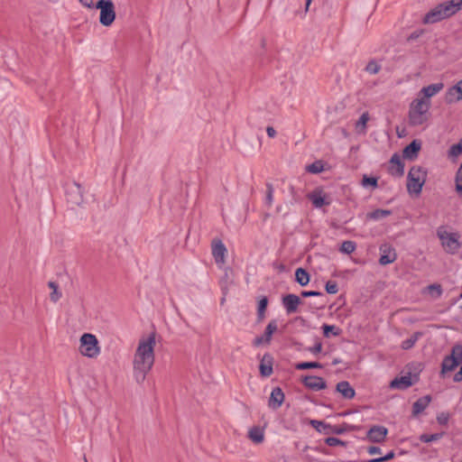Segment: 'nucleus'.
Instances as JSON below:
<instances>
[{"mask_svg":"<svg viewBox=\"0 0 462 462\" xmlns=\"http://www.w3.org/2000/svg\"><path fill=\"white\" fill-rule=\"evenodd\" d=\"M273 362L274 359L271 354L266 353L263 355L259 365L260 374L263 377H269L270 375H272V374L273 373Z\"/></svg>","mask_w":462,"mask_h":462,"instance_id":"dca6fc26","label":"nucleus"},{"mask_svg":"<svg viewBox=\"0 0 462 462\" xmlns=\"http://www.w3.org/2000/svg\"><path fill=\"white\" fill-rule=\"evenodd\" d=\"M79 352L89 358L97 357L100 353L97 337L90 333H84L79 339Z\"/></svg>","mask_w":462,"mask_h":462,"instance_id":"39448f33","label":"nucleus"},{"mask_svg":"<svg viewBox=\"0 0 462 462\" xmlns=\"http://www.w3.org/2000/svg\"><path fill=\"white\" fill-rule=\"evenodd\" d=\"M248 436L250 439L256 443H262L264 439L263 430L259 427H254L249 430Z\"/></svg>","mask_w":462,"mask_h":462,"instance_id":"cd10ccee","label":"nucleus"},{"mask_svg":"<svg viewBox=\"0 0 462 462\" xmlns=\"http://www.w3.org/2000/svg\"><path fill=\"white\" fill-rule=\"evenodd\" d=\"M263 343H265V342H264V337H263V336H261V337H256L254 339V342H253V344H254V346H258L262 345Z\"/></svg>","mask_w":462,"mask_h":462,"instance_id":"bf43d9fd","label":"nucleus"},{"mask_svg":"<svg viewBox=\"0 0 462 462\" xmlns=\"http://www.w3.org/2000/svg\"><path fill=\"white\" fill-rule=\"evenodd\" d=\"M431 402L430 395H425L421 398H419L413 404H412V414L414 416L419 415L430 404Z\"/></svg>","mask_w":462,"mask_h":462,"instance_id":"4be33fe9","label":"nucleus"},{"mask_svg":"<svg viewBox=\"0 0 462 462\" xmlns=\"http://www.w3.org/2000/svg\"><path fill=\"white\" fill-rule=\"evenodd\" d=\"M443 432L433 434H422L420 436V440L424 443H429L440 439L443 437Z\"/></svg>","mask_w":462,"mask_h":462,"instance_id":"4c0bfd02","label":"nucleus"},{"mask_svg":"<svg viewBox=\"0 0 462 462\" xmlns=\"http://www.w3.org/2000/svg\"><path fill=\"white\" fill-rule=\"evenodd\" d=\"M301 383L312 391H320L327 388L326 381L317 375H304L301 377Z\"/></svg>","mask_w":462,"mask_h":462,"instance_id":"f8f14e48","label":"nucleus"},{"mask_svg":"<svg viewBox=\"0 0 462 462\" xmlns=\"http://www.w3.org/2000/svg\"><path fill=\"white\" fill-rule=\"evenodd\" d=\"M430 100L426 98H415L410 106L409 124L411 126H419L428 121Z\"/></svg>","mask_w":462,"mask_h":462,"instance_id":"7ed1b4c3","label":"nucleus"},{"mask_svg":"<svg viewBox=\"0 0 462 462\" xmlns=\"http://www.w3.org/2000/svg\"><path fill=\"white\" fill-rule=\"evenodd\" d=\"M368 120H369L368 113L362 114L356 123V126H359V125L365 126Z\"/></svg>","mask_w":462,"mask_h":462,"instance_id":"603ef678","label":"nucleus"},{"mask_svg":"<svg viewBox=\"0 0 462 462\" xmlns=\"http://www.w3.org/2000/svg\"><path fill=\"white\" fill-rule=\"evenodd\" d=\"M325 289L328 294H336L338 291V285L335 281H328L326 282Z\"/></svg>","mask_w":462,"mask_h":462,"instance_id":"c03bdc74","label":"nucleus"},{"mask_svg":"<svg viewBox=\"0 0 462 462\" xmlns=\"http://www.w3.org/2000/svg\"><path fill=\"white\" fill-rule=\"evenodd\" d=\"M374 459V462H385L383 457H375Z\"/></svg>","mask_w":462,"mask_h":462,"instance_id":"0e129e2a","label":"nucleus"},{"mask_svg":"<svg viewBox=\"0 0 462 462\" xmlns=\"http://www.w3.org/2000/svg\"><path fill=\"white\" fill-rule=\"evenodd\" d=\"M380 258L379 263L381 265H387L393 263L397 259L395 249L389 244H383L379 247Z\"/></svg>","mask_w":462,"mask_h":462,"instance_id":"9b49d317","label":"nucleus"},{"mask_svg":"<svg viewBox=\"0 0 462 462\" xmlns=\"http://www.w3.org/2000/svg\"><path fill=\"white\" fill-rule=\"evenodd\" d=\"M438 236L441 240L442 245L451 254L456 253L460 248L456 234H449L446 231L438 230Z\"/></svg>","mask_w":462,"mask_h":462,"instance_id":"6e6552de","label":"nucleus"},{"mask_svg":"<svg viewBox=\"0 0 462 462\" xmlns=\"http://www.w3.org/2000/svg\"><path fill=\"white\" fill-rule=\"evenodd\" d=\"M421 149V142L420 140L411 141L402 151L404 159L413 161L418 157L419 152Z\"/></svg>","mask_w":462,"mask_h":462,"instance_id":"a211bd4d","label":"nucleus"},{"mask_svg":"<svg viewBox=\"0 0 462 462\" xmlns=\"http://www.w3.org/2000/svg\"><path fill=\"white\" fill-rule=\"evenodd\" d=\"M418 381H419L418 374H414L412 376L411 373H408L406 375L395 377L390 383V387L392 389L406 390L409 387L415 384Z\"/></svg>","mask_w":462,"mask_h":462,"instance_id":"1a4fd4ad","label":"nucleus"},{"mask_svg":"<svg viewBox=\"0 0 462 462\" xmlns=\"http://www.w3.org/2000/svg\"><path fill=\"white\" fill-rule=\"evenodd\" d=\"M460 154H462V142L453 144L449 148V155L457 157Z\"/></svg>","mask_w":462,"mask_h":462,"instance_id":"49530a36","label":"nucleus"},{"mask_svg":"<svg viewBox=\"0 0 462 462\" xmlns=\"http://www.w3.org/2000/svg\"><path fill=\"white\" fill-rule=\"evenodd\" d=\"M392 164L389 171L393 176L402 177L404 174V163L402 162L401 157L398 153H394L391 160Z\"/></svg>","mask_w":462,"mask_h":462,"instance_id":"6ab92c4d","label":"nucleus"},{"mask_svg":"<svg viewBox=\"0 0 462 462\" xmlns=\"http://www.w3.org/2000/svg\"><path fill=\"white\" fill-rule=\"evenodd\" d=\"M458 365L454 356H446L441 363V374L453 371Z\"/></svg>","mask_w":462,"mask_h":462,"instance_id":"5701e85b","label":"nucleus"},{"mask_svg":"<svg viewBox=\"0 0 462 462\" xmlns=\"http://www.w3.org/2000/svg\"><path fill=\"white\" fill-rule=\"evenodd\" d=\"M322 364L319 362H301L295 365L297 370H307L312 368H322Z\"/></svg>","mask_w":462,"mask_h":462,"instance_id":"f704fd0d","label":"nucleus"},{"mask_svg":"<svg viewBox=\"0 0 462 462\" xmlns=\"http://www.w3.org/2000/svg\"><path fill=\"white\" fill-rule=\"evenodd\" d=\"M391 215H392V210H390V209L377 208L374 211L368 212L366 214V218L377 221V220L385 218Z\"/></svg>","mask_w":462,"mask_h":462,"instance_id":"393cba45","label":"nucleus"},{"mask_svg":"<svg viewBox=\"0 0 462 462\" xmlns=\"http://www.w3.org/2000/svg\"><path fill=\"white\" fill-rule=\"evenodd\" d=\"M388 433V430L384 426L374 425L366 433V438L374 443L383 442Z\"/></svg>","mask_w":462,"mask_h":462,"instance_id":"ddd939ff","label":"nucleus"},{"mask_svg":"<svg viewBox=\"0 0 462 462\" xmlns=\"http://www.w3.org/2000/svg\"><path fill=\"white\" fill-rule=\"evenodd\" d=\"M381 65L375 60H371L365 66V70L372 75L377 74L381 70Z\"/></svg>","mask_w":462,"mask_h":462,"instance_id":"c9c22d12","label":"nucleus"},{"mask_svg":"<svg viewBox=\"0 0 462 462\" xmlns=\"http://www.w3.org/2000/svg\"><path fill=\"white\" fill-rule=\"evenodd\" d=\"M361 185L364 188H371L372 189H375L378 187V178L364 174L361 180Z\"/></svg>","mask_w":462,"mask_h":462,"instance_id":"7c9ffc66","label":"nucleus"},{"mask_svg":"<svg viewBox=\"0 0 462 462\" xmlns=\"http://www.w3.org/2000/svg\"><path fill=\"white\" fill-rule=\"evenodd\" d=\"M308 199L311 201L316 208H320L324 206H328L331 203L330 198L323 194L321 189H315L314 191L308 194Z\"/></svg>","mask_w":462,"mask_h":462,"instance_id":"4468645a","label":"nucleus"},{"mask_svg":"<svg viewBox=\"0 0 462 462\" xmlns=\"http://www.w3.org/2000/svg\"><path fill=\"white\" fill-rule=\"evenodd\" d=\"M301 297L303 298H309V297H315V296H324V294L318 291H302L300 292Z\"/></svg>","mask_w":462,"mask_h":462,"instance_id":"de8ad7c7","label":"nucleus"},{"mask_svg":"<svg viewBox=\"0 0 462 462\" xmlns=\"http://www.w3.org/2000/svg\"><path fill=\"white\" fill-rule=\"evenodd\" d=\"M268 298L266 296H263L258 300V306H257V321L261 322L265 318V310L268 306Z\"/></svg>","mask_w":462,"mask_h":462,"instance_id":"a878e982","label":"nucleus"},{"mask_svg":"<svg viewBox=\"0 0 462 462\" xmlns=\"http://www.w3.org/2000/svg\"><path fill=\"white\" fill-rule=\"evenodd\" d=\"M267 191L265 197V203L268 207H271L273 201V187L271 183L266 184Z\"/></svg>","mask_w":462,"mask_h":462,"instance_id":"37998d69","label":"nucleus"},{"mask_svg":"<svg viewBox=\"0 0 462 462\" xmlns=\"http://www.w3.org/2000/svg\"><path fill=\"white\" fill-rule=\"evenodd\" d=\"M322 330L325 337H329L331 335L337 337L341 334V329L335 325L323 324Z\"/></svg>","mask_w":462,"mask_h":462,"instance_id":"2f4dec72","label":"nucleus"},{"mask_svg":"<svg viewBox=\"0 0 462 462\" xmlns=\"http://www.w3.org/2000/svg\"><path fill=\"white\" fill-rule=\"evenodd\" d=\"M375 459L374 458H371V459H368V460H364L363 462H374Z\"/></svg>","mask_w":462,"mask_h":462,"instance_id":"338daca9","label":"nucleus"},{"mask_svg":"<svg viewBox=\"0 0 462 462\" xmlns=\"http://www.w3.org/2000/svg\"><path fill=\"white\" fill-rule=\"evenodd\" d=\"M349 428H350V426L347 423H343L342 425H331V429L329 430V435L330 434H337V435L343 434Z\"/></svg>","mask_w":462,"mask_h":462,"instance_id":"ea45409f","label":"nucleus"},{"mask_svg":"<svg viewBox=\"0 0 462 462\" xmlns=\"http://www.w3.org/2000/svg\"><path fill=\"white\" fill-rule=\"evenodd\" d=\"M325 443L329 447H336V446H346V442L343 440L336 438V437H328L325 439Z\"/></svg>","mask_w":462,"mask_h":462,"instance_id":"a18cd8bd","label":"nucleus"},{"mask_svg":"<svg viewBox=\"0 0 462 462\" xmlns=\"http://www.w3.org/2000/svg\"><path fill=\"white\" fill-rule=\"evenodd\" d=\"M337 392L340 393L342 396L347 400H351L355 397V389L350 385L347 381H341L337 383Z\"/></svg>","mask_w":462,"mask_h":462,"instance_id":"aec40b11","label":"nucleus"},{"mask_svg":"<svg viewBox=\"0 0 462 462\" xmlns=\"http://www.w3.org/2000/svg\"><path fill=\"white\" fill-rule=\"evenodd\" d=\"M96 8L100 10L99 23L106 27L112 25L116 20V9L112 0H98Z\"/></svg>","mask_w":462,"mask_h":462,"instance_id":"423d86ee","label":"nucleus"},{"mask_svg":"<svg viewBox=\"0 0 462 462\" xmlns=\"http://www.w3.org/2000/svg\"><path fill=\"white\" fill-rule=\"evenodd\" d=\"M444 99L446 104L451 105L461 101L462 97H458L455 88L452 86L446 91Z\"/></svg>","mask_w":462,"mask_h":462,"instance_id":"bb28decb","label":"nucleus"},{"mask_svg":"<svg viewBox=\"0 0 462 462\" xmlns=\"http://www.w3.org/2000/svg\"><path fill=\"white\" fill-rule=\"evenodd\" d=\"M448 356H454L458 364L462 362V345L457 344L451 349V354Z\"/></svg>","mask_w":462,"mask_h":462,"instance_id":"a19ab883","label":"nucleus"},{"mask_svg":"<svg viewBox=\"0 0 462 462\" xmlns=\"http://www.w3.org/2000/svg\"><path fill=\"white\" fill-rule=\"evenodd\" d=\"M341 363V359L340 358H334L333 361H332V365H337L338 364Z\"/></svg>","mask_w":462,"mask_h":462,"instance_id":"e2e57ef3","label":"nucleus"},{"mask_svg":"<svg viewBox=\"0 0 462 462\" xmlns=\"http://www.w3.org/2000/svg\"><path fill=\"white\" fill-rule=\"evenodd\" d=\"M456 190L462 196V164L456 174Z\"/></svg>","mask_w":462,"mask_h":462,"instance_id":"79ce46f5","label":"nucleus"},{"mask_svg":"<svg viewBox=\"0 0 462 462\" xmlns=\"http://www.w3.org/2000/svg\"><path fill=\"white\" fill-rule=\"evenodd\" d=\"M356 248V244L354 241L346 240L344 241L340 246V252L350 254Z\"/></svg>","mask_w":462,"mask_h":462,"instance_id":"e433bc0d","label":"nucleus"},{"mask_svg":"<svg viewBox=\"0 0 462 462\" xmlns=\"http://www.w3.org/2000/svg\"><path fill=\"white\" fill-rule=\"evenodd\" d=\"M67 200L72 205L79 206L83 203V188L82 186L73 181L66 186Z\"/></svg>","mask_w":462,"mask_h":462,"instance_id":"0eeeda50","label":"nucleus"},{"mask_svg":"<svg viewBox=\"0 0 462 462\" xmlns=\"http://www.w3.org/2000/svg\"><path fill=\"white\" fill-rule=\"evenodd\" d=\"M444 88V84L442 82L430 84L427 87H423L420 94H422L423 97L421 98H426V100H430V98L436 94H438L439 91H441Z\"/></svg>","mask_w":462,"mask_h":462,"instance_id":"412c9836","label":"nucleus"},{"mask_svg":"<svg viewBox=\"0 0 462 462\" xmlns=\"http://www.w3.org/2000/svg\"><path fill=\"white\" fill-rule=\"evenodd\" d=\"M48 286L52 290L50 299L52 302H57L61 298V292L59 291V285L55 282H49Z\"/></svg>","mask_w":462,"mask_h":462,"instance_id":"72a5a7b5","label":"nucleus"},{"mask_svg":"<svg viewBox=\"0 0 462 462\" xmlns=\"http://www.w3.org/2000/svg\"><path fill=\"white\" fill-rule=\"evenodd\" d=\"M426 172L420 166H412L407 176L409 192L420 194L425 182Z\"/></svg>","mask_w":462,"mask_h":462,"instance_id":"20e7f679","label":"nucleus"},{"mask_svg":"<svg viewBox=\"0 0 462 462\" xmlns=\"http://www.w3.org/2000/svg\"><path fill=\"white\" fill-rule=\"evenodd\" d=\"M462 9V0L442 2L430 9L422 18L424 24H432L451 17Z\"/></svg>","mask_w":462,"mask_h":462,"instance_id":"f03ea898","label":"nucleus"},{"mask_svg":"<svg viewBox=\"0 0 462 462\" xmlns=\"http://www.w3.org/2000/svg\"><path fill=\"white\" fill-rule=\"evenodd\" d=\"M453 87L455 88L458 97H462V79L456 83Z\"/></svg>","mask_w":462,"mask_h":462,"instance_id":"6e6d98bb","label":"nucleus"},{"mask_svg":"<svg viewBox=\"0 0 462 462\" xmlns=\"http://www.w3.org/2000/svg\"><path fill=\"white\" fill-rule=\"evenodd\" d=\"M284 393L281 387L277 386L273 389L268 400V406L273 410L279 409L284 402Z\"/></svg>","mask_w":462,"mask_h":462,"instance_id":"f3484780","label":"nucleus"},{"mask_svg":"<svg viewBox=\"0 0 462 462\" xmlns=\"http://www.w3.org/2000/svg\"><path fill=\"white\" fill-rule=\"evenodd\" d=\"M282 303L287 314H292L298 310L301 300L298 295L290 293L282 298Z\"/></svg>","mask_w":462,"mask_h":462,"instance_id":"2eb2a0df","label":"nucleus"},{"mask_svg":"<svg viewBox=\"0 0 462 462\" xmlns=\"http://www.w3.org/2000/svg\"><path fill=\"white\" fill-rule=\"evenodd\" d=\"M430 291H437L438 296H440L442 293L441 286L439 284H432L429 286Z\"/></svg>","mask_w":462,"mask_h":462,"instance_id":"4d7b16f0","label":"nucleus"},{"mask_svg":"<svg viewBox=\"0 0 462 462\" xmlns=\"http://www.w3.org/2000/svg\"><path fill=\"white\" fill-rule=\"evenodd\" d=\"M371 1L373 2L374 5L375 6L379 0H371Z\"/></svg>","mask_w":462,"mask_h":462,"instance_id":"774afa93","label":"nucleus"},{"mask_svg":"<svg viewBox=\"0 0 462 462\" xmlns=\"http://www.w3.org/2000/svg\"><path fill=\"white\" fill-rule=\"evenodd\" d=\"M310 423L319 432L329 435V430L331 429L330 424L316 420H311Z\"/></svg>","mask_w":462,"mask_h":462,"instance_id":"c756f323","label":"nucleus"},{"mask_svg":"<svg viewBox=\"0 0 462 462\" xmlns=\"http://www.w3.org/2000/svg\"><path fill=\"white\" fill-rule=\"evenodd\" d=\"M367 452L369 455H374V454H381L382 449L379 447L376 446H371L367 448Z\"/></svg>","mask_w":462,"mask_h":462,"instance_id":"5fc2aeb1","label":"nucleus"},{"mask_svg":"<svg viewBox=\"0 0 462 462\" xmlns=\"http://www.w3.org/2000/svg\"><path fill=\"white\" fill-rule=\"evenodd\" d=\"M211 251L216 263L218 265L224 264L227 249L221 239L214 238L212 240Z\"/></svg>","mask_w":462,"mask_h":462,"instance_id":"9d476101","label":"nucleus"},{"mask_svg":"<svg viewBox=\"0 0 462 462\" xmlns=\"http://www.w3.org/2000/svg\"><path fill=\"white\" fill-rule=\"evenodd\" d=\"M277 328L278 326L275 319H273L268 323V325L265 328L264 334L263 336L264 337L265 343L269 344L271 342L272 336L277 330Z\"/></svg>","mask_w":462,"mask_h":462,"instance_id":"c85d7f7f","label":"nucleus"},{"mask_svg":"<svg viewBox=\"0 0 462 462\" xmlns=\"http://www.w3.org/2000/svg\"><path fill=\"white\" fill-rule=\"evenodd\" d=\"M422 336L421 332L413 333L409 338L405 339L402 343V348L408 350L415 345L418 339Z\"/></svg>","mask_w":462,"mask_h":462,"instance_id":"473e14b6","label":"nucleus"},{"mask_svg":"<svg viewBox=\"0 0 462 462\" xmlns=\"http://www.w3.org/2000/svg\"><path fill=\"white\" fill-rule=\"evenodd\" d=\"M310 276L309 273L302 267L297 268L295 271V281L300 286H306L310 282Z\"/></svg>","mask_w":462,"mask_h":462,"instance_id":"b1692460","label":"nucleus"},{"mask_svg":"<svg viewBox=\"0 0 462 462\" xmlns=\"http://www.w3.org/2000/svg\"><path fill=\"white\" fill-rule=\"evenodd\" d=\"M310 3H311V0H306V11L308 10Z\"/></svg>","mask_w":462,"mask_h":462,"instance_id":"69168bd1","label":"nucleus"},{"mask_svg":"<svg viewBox=\"0 0 462 462\" xmlns=\"http://www.w3.org/2000/svg\"><path fill=\"white\" fill-rule=\"evenodd\" d=\"M155 334L152 333L146 339H142L136 348L134 359V377L141 383L154 363Z\"/></svg>","mask_w":462,"mask_h":462,"instance_id":"f257e3e1","label":"nucleus"},{"mask_svg":"<svg viewBox=\"0 0 462 462\" xmlns=\"http://www.w3.org/2000/svg\"><path fill=\"white\" fill-rule=\"evenodd\" d=\"M424 30L423 29H420V30H416L414 32H412L409 36H408V41L409 42H411V41H415L417 40L418 38H420L423 33H424Z\"/></svg>","mask_w":462,"mask_h":462,"instance_id":"8fccbe9b","label":"nucleus"},{"mask_svg":"<svg viewBox=\"0 0 462 462\" xmlns=\"http://www.w3.org/2000/svg\"><path fill=\"white\" fill-rule=\"evenodd\" d=\"M307 171L310 173H320L324 170V165L321 161H316L313 163L307 166Z\"/></svg>","mask_w":462,"mask_h":462,"instance_id":"58836bf2","label":"nucleus"},{"mask_svg":"<svg viewBox=\"0 0 462 462\" xmlns=\"http://www.w3.org/2000/svg\"><path fill=\"white\" fill-rule=\"evenodd\" d=\"M449 414L446 412H441L438 415L437 420L440 425H446L448 422Z\"/></svg>","mask_w":462,"mask_h":462,"instance_id":"09e8293b","label":"nucleus"},{"mask_svg":"<svg viewBox=\"0 0 462 462\" xmlns=\"http://www.w3.org/2000/svg\"><path fill=\"white\" fill-rule=\"evenodd\" d=\"M453 380H454V382H456V383H458V382H461V381H462V365H461V367H460L459 371H458V372H457V373L454 374Z\"/></svg>","mask_w":462,"mask_h":462,"instance_id":"13d9d810","label":"nucleus"},{"mask_svg":"<svg viewBox=\"0 0 462 462\" xmlns=\"http://www.w3.org/2000/svg\"><path fill=\"white\" fill-rule=\"evenodd\" d=\"M80 5L88 9L96 8V4H94L93 0H79Z\"/></svg>","mask_w":462,"mask_h":462,"instance_id":"864d4df0","label":"nucleus"},{"mask_svg":"<svg viewBox=\"0 0 462 462\" xmlns=\"http://www.w3.org/2000/svg\"><path fill=\"white\" fill-rule=\"evenodd\" d=\"M308 350L313 355H317L322 350V343L317 342L312 347H309Z\"/></svg>","mask_w":462,"mask_h":462,"instance_id":"3c124183","label":"nucleus"},{"mask_svg":"<svg viewBox=\"0 0 462 462\" xmlns=\"http://www.w3.org/2000/svg\"><path fill=\"white\" fill-rule=\"evenodd\" d=\"M395 457V452L393 450H390L385 456H383V458L385 461L392 460Z\"/></svg>","mask_w":462,"mask_h":462,"instance_id":"680f3d73","label":"nucleus"},{"mask_svg":"<svg viewBox=\"0 0 462 462\" xmlns=\"http://www.w3.org/2000/svg\"><path fill=\"white\" fill-rule=\"evenodd\" d=\"M266 133L269 137L273 138L276 135V131L273 126H267Z\"/></svg>","mask_w":462,"mask_h":462,"instance_id":"052dcab7","label":"nucleus"}]
</instances>
